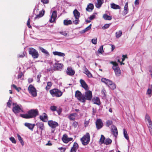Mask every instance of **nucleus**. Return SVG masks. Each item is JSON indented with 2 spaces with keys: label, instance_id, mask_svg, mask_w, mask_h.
<instances>
[{
  "label": "nucleus",
  "instance_id": "obj_6",
  "mask_svg": "<svg viewBox=\"0 0 152 152\" xmlns=\"http://www.w3.org/2000/svg\"><path fill=\"white\" fill-rule=\"evenodd\" d=\"M73 14L75 20H72V23L75 25H77L79 23L80 21L79 18L80 16V13L77 9H75L73 12Z\"/></svg>",
  "mask_w": 152,
  "mask_h": 152
},
{
  "label": "nucleus",
  "instance_id": "obj_37",
  "mask_svg": "<svg viewBox=\"0 0 152 152\" xmlns=\"http://www.w3.org/2000/svg\"><path fill=\"white\" fill-rule=\"evenodd\" d=\"M105 140V137H104L103 135H101V138L99 141V143L100 144H102L103 143H104Z\"/></svg>",
  "mask_w": 152,
  "mask_h": 152
},
{
  "label": "nucleus",
  "instance_id": "obj_52",
  "mask_svg": "<svg viewBox=\"0 0 152 152\" xmlns=\"http://www.w3.org/2000/svg\"><path fill=\"white\" fill-rule=\"evenodd\" d=\"M45 13V11L44 9H42V10L40 11L39 14L42 17L44 15Z\"/></svg>",
  "mask_w": 152,
  "mask_h": 152
},
{
  "label": "nucleus",
  "instance_id": "obj_25",
  "mask_svg": "<svg viewBox=\"0 0 152 152\" xmlns=\"http://www.w3.org/2000/svg\"><path fill=\"white\" fill-rule=\"evenodd\" d=\"M129 12V9L128 7V3L126 2L124 7V9L123 11V14L124 15H126Z\"/></svg>",
  "mask_w": 152,
  "mask_h": 152
},
{
  "label": "nucleus",
  "instance_id": "obj_4",
  "mask_svg": "<svg viewBox=\"0 0 152 152\" xmlns=\"http://www.w3.org/2000/svg\"><path fill=\"white\" fill-rule=\"evenodd\" d=\"M50 93L53 97H59L62 94V92L60 90L56 88L50 90Z\"/></svg>",
  "mask_w": 152,
  "mask_h": 152
},
{
  "label": "nucleus",
  "instance_id": "obj_63",
  "mask_svg": "<svg viewBox=\"0 0 152 152\" xmlns=\"http://www.w3.org/2000/svg\"><path fill=\"white\" fill-rule=\"evenodd\" d=\"M23 75V74L22 72H21L20 74L18 75V79L21 78Z\"/></svg>",
  "mask_w": 152,
  "mask_h": 152
},
{
  "label": "nucleus",
  "instance_id": "obj_56",
  "mask_svg": "<svg viewBox=\"0 0 152 152\" xmlns=\"http://www.w3.org/2000/svg\"><path fill=\"white\" fill-rule=\"evenodd\" d=\"M58 149L61 152H64L66 150V148H63V147L59 148Z\"/></svg>",
  "mask_w": 152,
  "mask_h": 152
},
{
  "label": "nucleus",
  "instance_id": "obj_47",
  "mask_svg": "<svg viewBox=\"0 0 152 152\" xmlns=\"http://www.w3.org/2000/svg\"><path fill=\"white\" fill-rule=\"evenodd\" d=\"M112 123L113 122L112 121L108 120L107 121L106 123V126L107 127H109Z\"/></svg>",
  "mask_w": 152,
  "mask_h": 152
},
{
  "label": "nucleus",
  "instance_id": "obj_3",
  "mask_svg": "<svg viewBox=\"0 0 152 152\" xmlns=\"http://www.w3.org/2000/svg\"><path fill=\"white\" fill-rule=\"evenodd\" d=\"M110 63L113 65L112 68L115 72L116 76H120L121 74V71L118 64L116 62L113 61H111Z\"/></svg>",
  "mask_w": 152,
  "mask_h": 152
},
{
  "label": "nucleus",
  "instance_id": "obj_12",
  "mask_svg": "<svg viewBox=\"0 0 152 152\" xmlns=\"http://www.w3.org/2000/svg\"><path fill=\"white\" fill-rule=\"evenodd\" d=\"M111 131L112 134L115 137H116L118 134V130L116 127L114 125H113L111 127Z\"/></svg>",
  "mask_w": 152,
  "mask_h": 152
},
{
  "label": "nucleus",
  "instance_id": "obj_35",
  "mask_svg": "<svg viewBox=\"0 0 152 152\" xmlns=\"http://www.w3.org/2000/svg\"><path fill=\"white\" fill-rule=\"evenodd\" d=\"M76 115V113H72L69 116V118L70 120H74Z\"/></svg>",
  "mask_w": 152,
  "mask_h": 152
},
{
  "label": "nucleus",
  "instance_id": "obj_28",
  "mask_svg": "<svg viewBox=\"0 0 152 152\" xmlns=\"http://www.w3.org/2000/svg\"><path fill=\"white\" fill-rule=\"evenodd\" d=\"M82 95V94L80 91L77 90L75 91V96L77 99H80V96Z\"/></svg>",
  "mask_w": 152,
  "mask_h": 152
},
{
  "label": "nucleus",
  "instance_id": "obj_39",
  "mask_svg": "<svg viewBox=\"0 0 152 152\" xmlns=\"http://www.w3.org/2000/svg\"><path fill=\"white\" fill-rule=\"evenodd\" d=\"M122 35V32L121 30H120L115 33V36L116 38H118L120 37Z\"/></svg>",
  "mask_w": 152,
  "mask_h": 152
},
{
  "label": "nucleus",
  "instance_id": "obj_13",
  "mask_svg": "<svg viewBox=\"0 0 152 152\" xmlns=\"http://www.w3.org/2000/svg\"><path fill=\"white\" fill-rule=\"evenodd\" d=\"M57 17V11L56 10H54L52 12L51 16V18L49 20L50 22L52 23L55 21Z\"/></svg>",
  "mask_w": 152,
  "mask_h": 152
},
{
  "label": "nucleus",
  "instance_id": "obj_36",
  "mask_svg": "<svg viewBox=\"0 0 152 152\" xmlns=\"http://www.w3.org/2000/svg\"><path fill=\"white\" fill-rule=\"evenodd\" d=\"M83 95H82L80 96V99H77L79 101L82 102H86L85 97Z\"/></svg>",
  "mask_w": 152,
  "mask_h": 152
},
{
  "label": "nucleus",
  "instance_id": "obj_10",
  "mask_svg": "<svg viewBox=\"0 0 152 152\" xmlns=\"http://www.w3.org/2000/svg\"><path fill=\"white\" fill-rule=\"evenodd\" d=\"M48 126L52 129H55L59 126L58 123L57 122L52 120L48 121Z\"/></svg>",
  "mask_w": 152,
  "mask_h": 152
},
{
  "label": "nucleus",
  "instance_id": "obj_2",
  "mask_svg": "<svg viewBox=\"0 0 152 152\" xmlns=\"http://www.w3.org/2000/svg\"><path fill=\"white\" fill-rule=\"evenodd\" d=\"M12 105L13 107L12 111L14 113L17 114L24 112L23 108L21 105H18L17 103H13Z\"/></svg>",
  "mask_w": 152,
  "mask_h": 152
},
{
  "label": "nucleus",
  "instance_id": "obj_8",
  "mask_svg": "<svg viewBox=\"0 0 152 152\" xmlns=\"http://www.w3.org/2000/svg\"><path fill=\"white\" fill-rule=\"evenodd\" d=\"M28 53L29 54L31 55L34 58H37L39 56V54L37 51L32 48H29Z\"/></svg>",
  "mask_w": 152,
  "mask_h": 152
},
{
  "label": "nucleus",
  "instance_id": "obj_43",
  "mask_svg": "<svg viewBox=\"0 0 152 152\" xmlns=\"http://www.w3.org/2000/svg\"><path fill=\"white\" fill-rule=\"evenodd\" d=\"M62 141L64 143H66V134H64L63 135L62 138Z\"/></svg>",
  "mask_w": 152,
  "mask_h": 152
},
{
  "label": "nucleus",
  "instance_id": "obj_53",
  "mask_svg": "<svg viewBox=\"0 0 152 152\" xmlns=\"http://www.w3.org/2000/svg\"><path fill=\"white\" fill-rule=\"evenodd\" d=\"M45 13V11L44 9H42V10L40 11L39 14L42 17L44 15Z\"/></svg>",
  "mask_w": 152,
  "mask_h": 152
},
{
  "label": "nucleus",
  "instance_id": "obj_9",
  "mask_svg": "<svg viewBox=\"0 0 152 152\" xmlns=\"http://www.w3.org/2000/svg\"><path fill=\"white\" fill-rule=\"evenodd\" d=\"M28 90L29 93L33 97H35L37 96L36 89L32 85L30 84L29 86Z\"/></svg>",
  "mask_w": 152,
  "mask_h": 152
},
{
  "label": "nucleus",
  "instance_id": "obj_27",
  "mask_svg": "<svg viewBox=\"0 0 152 152\" xmlns=\"http://www.w3.org/2000/svg\"><path fill=\"white\" fill-rule=\"evenodd\" d=\"M94 9V5L92 4H90L88 5L86 10L88 12H91Z\"/></svg>",
  "mask_w": 152,
  "mask_h": 152
},
{
  "label": "nucleus",
  "instance_id": "obj_7",
  "mask_svg": "<svg viewBox=\"0 0 152 152\" xmlns=\"http://www.w3.org/2000/svg\"><path fill=\"white\" fill-rule=\"evenodd\" d=\"M145 120L146 122H147V124L150 133L152 135V122L148 114L146 115Z\"/></svg>",
  "mask_w": 152,
  "mask_h": 152
},
{
  "label": "nucleus",
  "instance_id": "obj_17",
  "mask_svg": "<svg viewBox=\"0 0 152 152\" xmlns=\"http://www.w3.org/2000/svg\"><path fill=\"white\" fill-rule=\"evenodd\" d=\"M96 128L98 129H101L103 125L102 120L100 119H98L97 120L96 122Z\"/></svg>",
  "mask_w": 152,
  "mask_h": 152
},
{
  "label": "nucleus",
  "instance_id": "obj_45",
  "mask_svg": "<svg viewBox=\"0 0 152 152\" xmlns=\"http://www.w3.org/2000/svg\"><path fill=\"white\" fill-rule=\"evenodd\" d=\"M111 89L114 90L116 88V86L115 84L113 83H112L111 84L110 86H109Z\"/></svg>",
  "mask_w": 152,
  "mask_h": 152
},
{
  "label": "nucleus",
  "instance_id": "obj_29",
  "mask_svg": "<svg viewBox=\"0 0 152 152\" xmlns=\"http://www.w3.org/2000/svg\"><path fill=\"white\" fill-rule=\"evenodd\" d=\"M43 114L44 115L43 116L41 115L39 117L40 118L42 121L44 122H46L47 121H45V119L47 118L48 116L45 113H44Z\"/></svg>",
  "mask_w": 152,
  "mask_h": 152
},
{
  "label": "nucleus",
  "instance_id": "obj_44",
  "mask_svg": "<svg viewBox=\"0 0 152 152\" xmlns=\"http://www.w3.org/2000/svg\"><path fill=\"white\" fill-rule=\"evenodd\" d=\"M97 13H93V15L90 16V17L88 18V19L91 20L95 18L96 17V15H97Z\"/></svg>",
  "mask_w": 152,
  "mask_h": 152
},
{
  "label": "nucleus",
  "instance_id": "obj_49",
  "mask_svg": "<svg viewBox=\"0 0 152 152\" xmlns=\"http://www.w3.org/2000/svg\"><path fill=\"white\" fill-rule=\"evenodd\" d=\"M103 47V46L102 45L101 46L100 48L98 49V51L99 53L102 54L104 52Z\"/></svg>",
  "mask_w": 152,
  "mask_h": 152
},
{
  "label": "nucleus",
  "instance_id": "obj_50",
  "mask_svg": "<svg viewBox=\"0 0 152 152\" xmlns=\"http://www.w3.org/2000/svg\"><path fill=\"white\" fill-rule=\"evenodd\" d=\"M10 140L12 143L15 144L16 142V140H15V138L13 137H10Z\"/></svg>",
  "mask_w": 152,
  "mask_h": 152
},
{
  "label": "nucleus",
  "instance_id": "obj_41",
  "mask_svg": "<svg viewBox=\"0 0 152 152\" xmlns=\"http://www.w3.org/2000/svg\"><path fill=\"white\" fill-rule=\"evenodd\" d=\"M52 86V83L50 82H49L47 83V84L46 86L45 87V89L47 91H48L51 88Z\"/></svg>",
  "mask_w": 152,
  "mask_h": 152
},
{
  "label": "nucleus",
  "instance_id": "obj_16",
  "mask_svg": "<svg viewBox=\"0 0 152 152\" xmlns=\"http://www.w3.org/2000/svg\"><path fill=\"white\" fill-rule=\"evenodd\" d=\"M75 73V71L71 67H69L67 68V75L70 76L74 75Z\"/></svg>",
  "mask_w": 152,
  "mask_h": 152
},
{
  "label": "nucleus",
  "instance_id": "obj_57",
  "mask_svg": "<svg viewBox=\"0 0 152 152\" xmlns=\"http://www.w3.org/2000/svg\"><path fill=\"white\" fill-rule=\"evenodd\" d=\"M92 43L94 44H96L97 43L96 38L93 39L91 40Z\"/></svg>",
  "mask_w": 152,
  "mask_h": 152
},
{
  "label": "nucleus",
  "instance_id": "obj_40",
  "mask_svg": "<svg viewBox=\"0 0 152 152\" xmlns=\"http://www.w3.org/2000/svg\"><path fill=\"white\" fill-rule=\"evenodd\" d=\"M123 130L124 137L126 139L128 140L129 139V137L125 129H124Z\"/></svg>",
  "mask_w": 152,
  "mask_h": 152
},
{
  "label": "nucleus",
  "instance_id": "obj_1",
  "mask_svg": "<svg viewBox=\"0 0 152 152\" xmlns=\"http://www.w3.org/2000/svg\"><path fill=\"white\" fill-rule=\"evenodd\" d=\"M39 115V111L37 109H31L28 111L27 114H21L20 116L24 118L29 119L34 118Z\"/></svg>",
  "mask_w": 152,
  "mask_h": 152
},
{
  "label": "nucleus",
  "instance_id": "obj_61",
  "mask_svg": "<svg viewBox=\"0 0 152 152\" xmlns=\"http://www.w3.org/2000/svg\"><path fill=\"white\" fill-rule=\"evenodd\" d=\"M52 143L50 140L48 141V142L45 144L46 145L48 146H51L52 145Z\"/></svg>",
  "mask_w": 152,
  "mask_h": 152
},
{
  "label": "nucleus",
  "instance_id": "obj_20",
  "mask_svg": "<svg viewBox=\"0 0 152 152\" xmlns=\"http://www.w3.org/2000/svg\"><path fill=\"white\" fill-rule=\"evenodd\" d=\"M152 94V84L149 85L148 86V89L146 94L147 95L149 96L150 97Z\"/></svg>",
  "mask_w": 152,
  "mask_h": 152
},
{
  "label": "nucleus",
  "instance_id": "obj_15",
  "mask_svg": "<svg viewBox=\"0 0 152 152\" xmlns=\"http://www.w3.org/2000/svg\"><path fill=\"white\" fill-rule=\"evenodd\" d=\"M80 83L81 86L86 90H89V88L88 85L83 80L80 79Z\"/></svg>",
  "mask_w": 152,
  "mask_h": 152
},
{
  "label": "nucleus",
  "instance_id": "obj_46",
  "mask_svg": "<svg viewBox=\"0 0 152 152\" xmlns=\"http://www.w3.org/2000/svg\"><path fill=\"white\" fill-rule=\"evenodd\" d=\"M12 86L16 89L18 92H19L20 90L21 89L20 87L17 88L16 85L14 84L12 85Z\"/></svg>",
  "mask_w": 152,
  "mask_h": 152
},
{
  "label": "nucleus",
  "instance_id": "obj_51",
  "mask_svg": "<svg viewBox=\"0 0 152 152\" xmlns=\"http://www.w3.org/2000/svg\"><path fill=\"white\" fill-rule=\"evenodd\" d=\"M110 24H105L102 27V28L103 29H104V30L105 29L108 28H109V27L110 26Z\"/></svg>",
  "mask_w": 152,
  "mask_h": 152
},
{
  "label": "nucleus",
  "instance_id": "obj_14",
  "mask_svg": "<svg viewBox=\"0 0 152 152\" xmlns=\"http://www.w3.org/2000/svg\"><path fill=\"white\" fill-rule=\"evenodd\" d=\"M63 65L62 64L56 63L54 64V70H60L63 67Z\"/></svg>",
  "mask_w": 152,
  "mask_h": 152
},
{
  "label": "nucleus",
  "instance_id": "obj_34",
  "mask_svg": "<svg viewBox=\"0 0 152 152\" xmlns=\"http://www.w3.org/2000/svg\"><path fill=\"white\" fill-rule=\"evenodd\" d=\"M17 136L18 139L20 142L21 145L23 146L24 145V142L20 136L18 134H17Z\"/></svg>",
  "mask_w": 152,
  "mask_h": 152
},
{
  "label": "nucleus",
  "instance_id": "obj_33",
  "mask_svg": "<svg viewBox=\"0 0 152 152\" xmlns=\"http://www.w3.org/2000/svg\"><path fill=\"white\" fill-rule=\"evenodd\" d=\"M111 7L114 9H120L121 8V7L119 5L115 4L114 3L111 4Z\"/></svg>",
  "mask_w": 152,
  "mask_h": 152
},
{
  "label": "nucleus",
  "instance_id": "obj_62",
  "mask_svg": "<svg viewBox=\"0 0 152 152\" xmlns=\"http://www.w3.org/2000/svg\"><path fill=\"white\" fill-rule=\"evenodd\" d=\"M73 140V138L72 137H68L67 136V143L70 141H72Z\"/></svg>",
  "mask_w": 152,
  "mask_h": 152
},
{
  "label": "nucleus",
  "instance_id": "obj_5",
  "mask_svg": "<svg viewBox=\"0 0 152 152\" xmlns=\"http://www.w3.org/2000/svg\"><path fill=\"white\" fill-rule=\"evenodd\" d=\"M82 144L84 145H87L89 142L90 140V134L89 133H87L81 139Z\"/></svg>",
  "mask_w": 152,
  "mask_h": 152
},
{
  "label": "nucleus",
  "instance_id": "obj_32",
  "mask_svg": "<svg viewBox=\"0 0 152 152\" xmlns=\"http://www.w3.org/2000/svg\"><path fill=\"white\" fill-rule=\"evenodd\" d=\"M103 17L104 20H111L112 19L111 16H109L106 14H104L103 15Z\"/></svg>",
  "mask_w": 152,
  "mask_h": 152
},
{
  "label": "nucleus",
  "instance_id": "obj_42",
  "mask_svg": "<svg viewBox=\"0 0 152 152\" xmlns=\"http://www.w3.org/2000/svg\"><path fill=\"white\" fill-rule=\"evenodd\" d=\"M50 110L53 112L56 111L57 110V107L54 105H53L50 106Z\"/></svg>",
  "mask_w": 152,
  "mask_h": 152
},
{
  "label": "nucleus",
  "instance_id": "obj_23",
  "mask_svg": "<svg viewBox=\"0 0 152 152\" xmlns=\"http://www.w3.org/2000/svg\"><path fill=\"white\" fill-rule=\"evenodd\" d=\"M36 125L41 130H43L44 129V124L42 122H38L36 124Z\"/></svg>",
  "mask_w": 152,
  "mask_h": 152
},
{
  "label": "nucleus",
  "instance_id": "obj_54",
  "mask_svg": "<svg viewBox=\"0 0 152 152\" xmlns=\"http://www.w3.org/2000/svg\"><path fill=\"white\" fill-rule=\"evenodd\" d=\"M26 54V53L25 52H23V53L21 55H19L18 56V58H23L25 56Z\"/></svg>",
  "mask_w": 152,
  "mask_h": 152
},
{
  "label": "nucleus",
  "instance_id": "obj_30",
  "mask_svg": "<svg viewBox=\"0 0 152 152\" xmlns=\"http://www.w3.org/2000/svg\"><path fill=\"white\" fill-rule=\"evenodd\" d=\"M40 49L42 52L45 53V55L47 56H49L50 54L48 52L42 47H40Z\"/></svg>",
  "mask_w": 152,
  "mask_h": 152
},
{
  "label": "nucleus",
  "instance_id": "obj_11",
  "mask_svg": "<svg viewBox=\"0 0 152 152\" xmlns=\"http://www.w3.org/2000/svg\"><path fill=\"white\" fill-rule=\"evenodd\" d=\"M86 91H87L85 92L84 97H85L86 100H90L92 98V92L91 91L88 90Z\"/></svg>",
  "mask_w": 152,
  "mask_h": 152
},
{
  "label": "nucleus",
  "instance_id": "obj_21",
  "mask_svg": "<svg viewBox=\"0 0 152 152\" xmlns=\"http://www.w3.org/2000/svg\"><path fill=\"white\" fill-rule=\"evenodd\" d=\"M78 148V145L76 142H74L73 146L71 148L70 152H76Z\"/></svg>",
  "mask_w": 152,
  "mask_h": 152
},
{
  "label": "nucleus",
  "instance_id": "obj_59",
  "mask_svg": "<svg viewBox=\"0 0 152 152\" xmlns=\"http://www.w3.org/2000/svg\"><path fill=\"white\" fill-rule=\"evenodd\" d=\"M11 102V100H9V101L7 103V105L9 107H10Z\"/></svg>",
  "mask_w": 152,
  "mask_h": 152
},
{
  "label": "nucleus",
  "instance_id": "obj_38",
  "mask_svg": "<svg viewBox=\"0 0 152 152\" xmlns=\"http://www.w3.org/2000/svg\"><path fill=\"white\" fill-rule=\"evenodd\" d=\"M112 141L111 139L110 138H107L105 140L104 143L106 145H109L111 143Z\"/></svg>",
  "mask_w": 152,
  "mask_h": 152
},
{
  "label": "nucleus",
  "instance_id": "obj_58",
  "mask_svg": "<svg viewBox=\"0 0 152 152\" xmlns=\"http://www.w3.org/2000/svg\"><path fill=\"white\" fill-rule=\"evenodd\" d=\"M78 123L76 121L74 122L72 124L73 126L75 128L77 126H78Z\"/></svg>",
  "mask_w": 152,
  "mask_h": 152
},
{
  "label": "nucleus",
  "instance_id": "obj_60",
  "mask_svg": "<svg viewBox=\"0 0 152 152\" xmlns=\"http://www.w3.org/2000/svg\"><path fill=\"white\" fill-rule=\"evenodd\" d=\"M56 111H57L58 115H60L61 114L62 111L61 109L60 108H59L58 110H57Z\"/></svg>",
  "mask_w": 152,
  "mask_h": 152
},
{
  "label": "nucleus",
  "instance_id": "obj_64",
  "mask_svg": "<svg viewBox=\"0 0 152 152\" xmlns=\"http://www.w3.org/2000/svg\"><path fill=\"white\" fill-rule=\"evenodd\" d=\"M41 17H41V16H40V15H39V14L38 15H36V17H35L34 18V19L36 20V19H39V18H40Z\"/></svg>",
  "mask_w": 152,
  "mask_h": 152
},
{
  "label": "nucleus",
  "instance_id": "obj_31",
  "mask_svg": "<svg viewBox=\"0 0 152 152\" xmlns=\"http://www.w3.org/2000/svg\"><path fill=\"white\" fill-rule=\"evenodd\" d=\"M91 24H90L86 28H85L83 30H82L80 33L81 34H83L85 33V32H87L91 28Z\"/></svg>",
  "mask_w": 152,
  "mask_h": 152
},
{
  "label": "nucleus",
  "instance_id": "obj_24",
  "mask_svg": "<svg viewBox=\"0 0 152 152\" xmlns=\"http://www.w3.org/2000/svg\"><path fill=\"white\" fill-rule=\"evenodd\" d=\"M53 53L55 56H58L61 57H64L65 55L64 53L58 51H54Z\"/></svg>",
  "mask_w": 152,
  "mask_h": 152
},
{
  "label": "nucleus",
  "instance_id": "obj_18",
  "mask_svg": "<svg viewBox=\"0 0 152 152\" xmlns=\"http://www.w3.org/2000/svg\"><path fill=\"white\" fill-rule=\"evenodd\" d=\"M25 126L27 127L29 129L32 131L33 130L34 128L35 125L34 124H31L28 123H26L24 124Z\"/></svg>",
  "mask_w": 152,
  "mask_h": 152
},
{
  "label": "nucleus",
  "instance_id": "obj_26",
  "mask_svg": "<svg viewBox=\"0 0 152 152\" xmlns=\"http://www.w3.org/2000/svg\"><path fill=\"white\" fill-rule=\"evenodd\" d=\"M103 3V1H97L95 2V6L97 8H99Z\"/></svg>",
  "mask_w": 152,
  "mask_h": 152
},
{
  "label": "nucleus",
  "instance_id": "obj_48",
  "mask_svg": "<svg viewBox=\"0 0 152 152\" xmlns=\"http://www.w3.org/2000/svg\"><path fill=\"white\" fill-rule=\"evenodd\" d=\"M109 80L106 79L104 78H103L101 79V81L102 82L106 84L108 83V81Z\"/></svg>",
  "mask_w": 152,
  "mask_h": 152
},
{
  "label": "nucleus",
  "instance_id": "obj_19",
  "mask_svg": "<svg viewBox=\"0 0 152 152\" xmlns=\"http://www.w3.org/2000/svg\"><path fill=\"white\" fill-rule=\"evenodd\" d=\"M84 73L88 77H92V75L91 72L86 68V66L84 67Z\"/></svg>",
  "mask_w": 152,
  "mask_h": 152
},
{
  "label": "nucleus",
  "instance_id": "obj_22",
  "mask_svg": "<svg viewBox=\"0 0 152 152\" xmlns=\"http://www.w3.org/2000/svg\"><path fill=\"white\" fill-rule=\"evenodd\" d=\"M92 101L94 104H96L98 105H99L100 104V99L98 97H94L92 99Z\"/></svg>",
  "mask_w": 152,
  "mask_h": 152
},
{
  "label": "nucleus",
  "instance_id": "obj_55",
  "mask_svg": "<svg viewBox=\"0 0 152 152\" xmlns=\"http://www.w3.org/2000/svg\"><path fill=\"white\" fill-rule=\"evenodd\" d=\"M27 25L28 27L29 28H31L32 27L30 25V18H29L27 20Z\"/></svg>",
  "mask_w": 152,
  "mask_h": 152
}]
</instances>
